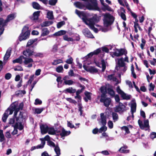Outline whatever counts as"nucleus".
Wrapping results in <instances>:
<instances>
[{"mask_svg":"<svg viewBox=\"0 0 156 156\" xmlns=\"http://www.w3.org/2000/svg\"><path fill=\"white\" fill-rule=\"evenodd\" d=\"M100 117L101 120V122L103 126L100 128L99 132L100 133H101L102 132H105L107 130V127L105 126L106 124V118L104 113H101Z\"/></svg>","mask_w":156,"mask_h":156,"instance_id":"5","label":"nucleus"},{"mask_svg":"<svg viewBox=\"0 0 156 156\" xmlns=\"http://www.w3.org/2000/svg\"><path fill=\"white\" fill-rule=\"evenodd\" d=\"M73 84V81L72 80H70L64 81L63 84L71 85Z\"/></svg>","mask_w":156,"mask_h":156,"instance_id":"46","label":"nucleus"},{"mask_svg":"<svg viewBox=\"0 0 156 156\" xmlns=\"http://www.w3.org/2000/svg\"><path fill=\"white\" fill-rule=\"evenodd\" d=\"M107 93L112 97H113L115 96V92L112 88H107Z\"/></svg>","mask_w":156,"mask_h":156,"instance_id":"26","label":"nucleus"},{"mask_svg":"<svg viewBox=\"0 0 156 156\" xmlns=\"http://www.w3.org/2000/svg\"><path fill=\"white\" fill-rule=\"evenodd\" d=\"M121 129L124 130L125 131V134H128L130 133V132L128 128L126 126H124L121 128Z\"/></svg>","mask_w":156,"mask_h":156,"instance_id":"41","label":"nucleus"},{"mask_svg":"<svg viewBox=\"0 0 156 156\" xmlns=\"http://www.w3.org/2000/svg\"><path fill=\"white\" fill-rule=\"evenodd\" d=\"M34 55L35 58L40 57L42 58L44 57V54L42 52L36 53L34 52Z\"/></svg>","mask_w":156,"mask_h":156,"instance_id":"37","label":"nucleus"},{"mask_svg":"<svg viewBox=\"0 0 156 156\" xmlns=\"http://www.w3.org/2000/svg\"><path fill=\"white\" fill-rule=\"evenodd\" d=\"M79 111L80 112V115L82 116V115L83 111L82 110L83 106L81 104L79 103L78 104Z\"/></svg>","mask_w":156,"mask_h":156,"instance_id":"50","label":"nucleus"},{"mask_svg":"<svg viewBox=\"0 0 156 156\" xmlns=\"http://www.w3.org/2000/svg\"><path fill=\"white\" fill-rule=\"evenodd\" d=\"M101 51V48H98L94 50V51L92 52L91 53H92V55L93 54V55H98L99 53H100Z\"/></svg>","mask_w":156,"mask_h":156,"instance_id":"49","label":"nucleus"},{"mask_svg":"<svg viewBox=\"0 0 156 156\" xmlns=\"http://www.w3.org/2000/svg\"><path fill=\"white\" fill-rule=\"evenodd\" d=\"M73 62V59L70 56V58L67 59L66 61V62L68 64H72Z\"/></svg>","mask_w":156,"mask_h":156,"instance_id":"52","label":"nucleus"},{"mask_svg":"<svg viewBox=\"0 0 156 156\" xmlns=\"http://www.w3.org/2000/svg\"><path fill=\"white\" fill-rule=\"evenodd\" d=\"M11 49H8L6 52V53L3 59L4 60H7L9 57L11 55Z\"/></svg>","mask_w":156,"mask_h":156,"instance_id":"25","label":"nucleus"},{"mask_svg":"<svg viewBox=\"0 0 156 156\" xmlns=\"http://www.w3.org/2000/svg\"><path fill=\"white\" fill-rule=\"evenodd\" d=\"M128 147L126 145H124L123 147H121L119 150V151L121 153H127L129 152V150H126Z\"/></svg>","mask_w":156,"mask_h":156,"instance_id":"23","label":"nucleus"},{"mask_svg":"<svg viewBox=\"0 0 156 156\" xmlns=\"http://www.w3.org/2000/svg\"><path fill=\"white\" fill-rule=\"evenodd\" d=\"M57 0H49V4L51 5H55L57 2Z\"/></svg>","mask_w":156,"mask_h":156,"instance_id":"51","label":"nucleus"},{"mask_svg":"<svg viewBox=\"0 0 156 156\" xmlns=\"http://www.w3.org/2000/svg\"><path fill=\"white\" fill-rule=\"evenodd\" d=\"M29 27L26 26H24L22 30V32L19 36V39L20 41L24 40L29 37L30 31L28 30Z\"/></svg>","mask_w":156,"mask_h":156,"instance_id":"3","label":"nucleus"},{"mask_svg":"<svg viewBox=\"0 0 156 156\" xmlns=\"http://www.w3.org/2000/svg\"><path fill=\"white\" fill-rule=\"evenodd\" d=\"M14 70L15 71H21L23 70V69L21 66H16V68H14Z\"/></svg>","mask_w":156,"mask_h":156,"instance_id":"60","label":"nucleus"},{"mask_svg":"<svg viewBox=\"0 0 156 156\" xmlns=\"http://www.w3.org/2000/svg\"><path fill=\"white\" fill-rule=\"evenodd\" d=\"M88 72H89L91 73H96L98 72V69L95 68L94 66H90L88 68Z\"/></svg>","mask_w":156,"mask_h":156,"instance_id":"27","label":"nucleus"},{"mask_svg":"<svg viewBox=\"0 0 156 156\" xmlns=\"http://www.w3.org/2000/svg\"><path fill=\"white\" fill-rule=\"evenodd\" d=\"M100 101L104 103L106 107H108L111 102V98H100Z\"/></svg>","mask_w":156,"mask_h":156,"instance_id":"14","label":"nucleus"},{"mask_svg":"<svg viewBox=\"0 0 156 156\" xmlns=\"http://www.w3.org/2000/svg\"><path fill=\"white\" fill-rule=\"evenodd\" d=\"M23 103H20L18 105L17 103L15 102H13L5 110L4 113L2 118V121L4 122H5L9 115H12L14 111V112L13 117L16 119V122L20 121V119H24L23 116L24 113L23 112L20 111L19 116H17L18 112L20 110H21L23 109Z\"/></svg>","mask_w":156,"mask_h":156,"instance_id":"1","label":"nucleus"},{"mask_svg":"<svg viewBox=\"0 0 156 156\" xmlns=\"http://www.w3.org/2000/svg\"><path fill=\"white\" fill-rule=\"evenodd\" d=\"M64 91L66 93V92H67L70 93H73L76 92V90L75 89H73V88L71 87L66 89L64 90Z\"/></svg>","mask_w":156,"mask_h":156,"instance_id":"35","label":"nucleus"},{"mask_svg":"<svg viewBox=\"0 0 156 156\" xmlns=\"http://www.w3.org/2000/svg\"><path fill=\"white\" fill-rule=\"evenodd\" d=\"M33 8L37 10L41 9V6L37 2H33L32 3Z\"/></svg>","mask_w":156,"mask_h":156,"instance_id":"30","label":"nucleus"},{"mask_svg":"<svg viewBox=\"0 0 156 156\" xmlns=\"http://www.w3.org/2000/svg\"><path fill=\"white\" fill-rule=\"evenodd\" d=\"M100 90L102 93L101 98H106V94L107 92V89L106 87L104 86H102L100 87Z\"/></svg>","mask_w":156,"mask_h":156,"instance_id":"15","label":"nucleus"},{"mask_svg":"<svg viewBox=\"0 0 156 156\" xmlns=\"http://www.w3.org/2000/svg\"><path fill=\"white\" fill-rule=\"evenodd\" d=\"M63 39L64 40L68 41H74V40L73 38L69 37L67 35H64L63 36Z\"/></svg>","mask_w":156,"mask_h":156,"instance_id":"42","label":"nucleus"},{"mask_svg":"<svg viewBox=\"0 0 156 156\" xmlns=\"http://www.w3.org/2000/svg\"><path fill=\"white\" fill-rule=\"evenodd\" d=\"M44 108H36L34 109V114H40L44 110Z\"/></svg>","mask_w":156,"mask_h":156,"instance_id":"29","label":"nucleus"},{"mask_svg":"<svg viewBox=\"0 0 156 156\" xmlns=\"http://www.w3.org/2000/svg\"><path fill=\"white\" fill-rule=\"evenodd\" d=\"M15 18V15L14 14H11L9 15L8 16L6 19L5 20V22L6 23L10 21V20H11L13 19H14Z\"/></svg>","mask_w":156,"mask_h":156,"instance_id":"28","label":"nucleus"},{"mask_svg":"<svg viewBox=\"0 0 156 156\" xmlns=\"http://www.w3.org/2000/svg\"><path fill=\"white\" fill-rule=\"evenodd\" d=\"M34 51L30 49H27L25 51H23V53L24 55L27 57H30L34 55Z\"/></svg>","mask_w":156,"mask_h":156,"instance_id":"16","label":"nucleus"},{"mask_svg":"<svg viewBox=\"0 0 156 156\" xmlns=\"http://www.w3.org/2000/svg\"><path fill=\"white\" fill-rule=\"evenodd\" d=\"M33 62H34V61L32 58L27 57L26 58H25V59L24 60L23 62L25 65H27L30 63H32Z\"/></svg>","mask_w":156,"mask_h":156,"instance_id":"34","label":"nucleus"},{"mask_svg":"<svg viewBox=\"0 0 156 156\" xmlns=\"http://www.w3.org/2000/svg\"><path fill=\"white\" fill-rule=\"evenodd\" d=\"M90 2L92 3H88L86 5V7L87 9L89 10H94L99 11L100 9L98 5V3L96 0H90Z\"/></svg>","mask_w":156,"mask_h":156,"instance_id":"6","label":"nucleus"},{"mask_svg":"<svg viewBox=\"0 0 156 156\" xmlns=\"http://www.w3.org/2000/svg\"><path fill=\"white\" fill-rule=\"evenodd\" d=\"M54 150L57 155L59 156L60 154V150L58 145H57L55 147Z\"/></svg>","mask_w":156,"mask_h":156,"instance_id":"40","label":"nucleus"},{"mask_svg":"<svg viewBox=\"0 0 156 156\" xmlns=\"http://www.w3.org/2000/svg\"><path fill=\"white\" fill-rule=\"evenodd\" d=\"M116 53L115 54L117 55V57H119L124 55L125 56L127 54V51L124 48L118 49L116 48Z\"/></svg>","mask_w":156,"mask_h":156,"instance_id":"11","label":"nucleus"},{"mask_svg":"<svg viewBox=\"0 0 156 156\" xmlns=\"http://www.w3.org/2000/svg\"><path fill=\"white\" fill-rule=\"evenodd\" d=\"M12 77V75L10 73H7L5 74V79L9 80Z\"/></svg>","mask_w":156,"mask_h":156,"instance_id":"57","label":"nucleus"},{"mask_svg":"<svg viewBox=\"0 0 156 156\" xmlns=\"http://www.w3.org/2000/svg\"><path fill=\"white\" fill-rule=\"evenodd\" d=\"M63 70V66L62 65L58 66L56 68V71L58 73H62Z\"/></svg>","mask_w":156,"mask_h":156,"instance_id":"43","label":"nucleus"},{"mask_svg":"<svg viewBox=\"0 0 156 156\" xmlns=\"http://www.w3.org/2000/svg\"><path fill=\"white\" fill-rule=\"evenodd\" d=\"M144 129V128H147L149 127V121L148 119L145 120L144 121V124L143 125Z\"/></svg>","mask_w":156,"mask_h":156,"instance_id":"56","label":"nucleus"},{"mask_svg":"<svg viewBox=\"0 0 156 156\" xmlns=\"http://www.w3.org/2000/svg\"><path fill=\"white\" fill-rule=\"evenodd\" d=\"M136 102H134L131 104V113H134L135 112L136 110Z\"/></svg>","mask_w":156,"mask_h":156,"instance_id":"32","label":"nucleus"},{"mask_svg":"<svg viewBox=\"0 0 156 156\" xmlns=\"http://www.w3.org/2000/svg\"><path fill=\"white\" fill-rule=\"evenodd\" d=\"M104 24L105 26L108 27L112 25L115 20V18L109 13H106L103 15Z\"/></svg>","mask_w":156,"mask_h":156,"instance_id":"2","label":"nucleus"},{"mask_svg":"<svg viewBox=\"0 0 156 156\" xmlns=\"http://www.w3.org/2000/svg\"><path fill=\"white\" fill-rule=\"evenodd\" d=\"M66 33V31L64 30H60L53 34V35L55 36H59L64 35Z\"/></svg>","mask_w":156,"mask_h":156,"instance_id":"24","label":"nucleus"},{"mask_svg":"<svg viewBox=\"0 0 156 156\" xmlns=\"http://www.w3.org/2000/svg\"><path fill=\"white\" fill-rule=\"evenodd\" d=\"M62 63V60L61 59H58L54 60L53 61V62L52 63V64L53 65H56L58 64Z\"/></svg>","mask_w":156,"mask_h":156,"instance_id":"38","label":"nucleus"},{"mask_svg":"<svg viewBox=\"0 0 156 156\" xmlns=\"http://www.w3.org/2000/svg\"><path fill=\"white\" fill-rule=\"evenodd\" d=\"M85 23L95 32L97 33L98 32V29L94 27L95 23L92 20H87V21H86Z\"/></svg>","mask_w":156,"mask_h":156,"instance_id":"8","label":"nucleus"},{"mask_svg":"<svg viewBox=\"0 0 156 156\" xmlns=\"http://www.w3.org/2000/svg\"><path fill=\"white\" fill-rule=\"evenodd\" d=\"M47 144L48 145L50 146H52L53 147H55V145L54 143L51 140L47 142Z\"/></svg>","mask_w":156,"mask_h":156,"instance_id":"61","label":"nucleus"},{"mask_svg":"<svg viewBox=\"0 0 156 156\" xmlns=\"http://www.w3.org/2000/svg\"><path fill=\"white\" fill-rule=\"evenodd\" d=\"M101 50L103 52L108 53L109 51V49L107 47L105 46L101 48Z\"/></svg>","mask_w":156,"mask_h":156,"instance_id":"64","label":"nucleus"},{"mask_svg":"<svg viewBox=\"0 0 156 156\" xmlns=\"http://www.w3.org/2000/svg\"><path fill=\"white\" fill-rule=\"evenodd\" d=\"M42 33L41 37H44L48 35L49 33V31L47 28H44L41 29Z\"/></svg>","mask_w":156,"mask_h":156,"instance_id":"21","label":"nucleus"},{"mask_svg":"<svg viewBox=\"0 0 156 156\" xmlns=\"http://www.w3.org/2000/svg\"><path fill=\"white\" fill-rule=\"evenodd\" d=\"M112 115L114 122L117 121L118 119V115L117 113L115 112H113Z\"/></svg>","mask_w":156,"mask_h":156,"instance_id":"36","label":"nucleus"},{"mask_svg":"<svg viewBox=\"0 0 156 156\" xmlns=\"http://www.w3.org/2000/svg\"><path fill=\"white\" fill-rule=\"evenodd\" d=\"M117 64L119 66L121 67L124 66L126 65V64L124 62V59L122 57L118 59Z\"/></svg>","mask_w":156,"mask_h":156,"instance_id":"22","label":"nucleus"},{"mask_svg":"<svg viewBox=\"0 0 156 156\" xmlns=\"http://www.w3.org/2000/svg\"><path fill=\"white\" fill-rule=\"evenodd\" d=\"M71 133V132L70 131H66L63 127L61 129V132L59 134L61 137H63L65 136L69 135Z\"/></svg>","mask_w":156,"mask_h":156,"instance_id":"19","label":"nucleus"},{"mask_svg":"<svg viewBox=\"0 0 156 156\" xmlns=\"http://www.w3.org/2000/svg\"><path fill=\"white\" fill-rule=\"evenodd\" d=\"M40 11H35L34 12L33 16L30 17L31 20H37L38 19L40 15Z\"/></svg>","mask_w":156,"mask_h":156,"instance_id":"18","label":"nucleus"},{"mask_svg":"<svg viewBox=\"0 0 156 156\" xmlns=\"http://www.w3.org/2000/svg\"><path fill=\"white\" fill-rule=\"evenodd\" d=\"M73 4L76 7L80 9H83L86 7V6L84 4L80 2H75Z\"/></svg>","mask_w":156,"mask_h":156,"instance_id":"20","label":"nucleus"},{"mask_svg":"<svg viewBox=\"0 0 156 156\" xmlns=\"http://www.w3.org/2000/svg\"><path fill=\"white\" fill-rule=\"evenodd\" d=\"M65 22L64 21H62L58 23L57 25V27L58 28L61 27L62 26L65 25Z\"/></svg>","mask_w":156,"mask_h":156,"instance_id":"47","label":"nucleus"},{"mask_svg":"<svg viewBox=\"0 0 156 156\" xmlns=\"http://www.w3.org/2000/svg\"><path fill=\"white\" fill-rule=\"evenodd\" d=\"M67 126L68 127L71 128H74L75 129H76L77 128H78L79 127V126H78L77 127H75L74 125L72 124L69 121H68L67 122Z\"/></svg>","mask_w":156,"mask_h":156,"instance_id":"53","label":"nucleus"},{"mask_svg":"<svg viewBox=\"0 0 156 156\" xmlns=\"http://www.w3.org/2000/svg\"><path fill=\"white\" fill-rule=\"evenodd\" d=\"M48 132L49 134L52 135L56 134L55 130L53 127H49Z\"/></svg>","mask_w":156,"mask_h":156,"instance_id":"33","label":"nucleus"},{"mask_svg":"<svg viewBox=\"0 0 156 156\" xmlns=\"http://www.w3.org/2000/svg\"><path fill=\"white\" fill-rule=\"evenodd\" d=\"M23 119H20V121H19V129L20 130H23L24 128V126L23 124H22V122L23 121Z\"/></svg>","mask_w":156,"mask_h":156,"instance_id":"44","label":"nucleus"},{"mask_svg":"<svg viewBox=\"0 0 156 156\" xmlns=\"http://www.w3.org/2000/svg\"><path fill=\"white\" fill-rule=\"evenodd\" d=\"M101 64L102 68L101 71L102 72H103L106 68V64L104 59H102L101 60Z\"/></svg>","mask_w":156,"mask_h":156,"instance_id":"39","label":"nucleus"},{"mask_svg":"<svg viewBox=\"0 0 156 156\" xmlns=\"http://www.w3.org/2000/svg\"><path fill=\"white\" fill-rule=\"evenodd\" d=\"M12 62L13 63H19L20 64H21L22 62V61H21V59L20 58H19L13 60Z\"/></svg>","mask_w":156,"mask_h":156,"instance_id":"55","label":"nucleus"},{"mask_svg":"<svg viewBox=\"0 0 156 156\" xmlns=\"http://www.w3.org/2000/svg\"><path fill=\"white\" fill-rule=\"evenodd\" d=\"M116 53L115 54L117 55V57H119L124 55L125 56L127 54V51L124 48L118 49L116 48Z\"/></svg>","mask_w":156,"mask_h":156,"instance_id":"12","label":"nucleus"},{"mask_svg":"<svg viewBox=\"0 0 156 156\" xmlns=\"http://www.w3.org/2000/svg\"><path fill=\"white\" fill-rule=\"evenodd\" d=\"M103 6V7H102L101 9L103 11H105L106 10L109 11H112V9L111 8L109 7L108 5L104 4Z\"/></svg>","mask_w":156,"mask_h":156,"instance_id":"31","label":"nucleus"},{"mask_svg":"<svg viewBox=\"0 0 156 156\" xmlns=\"http://www.w3.org/2000/svg\"><path fill=\"white\" fill-rule=\"evenodd\" d=\"M82 89L78 90L76 92V95L75 97V98H81L80 96L79 95L83 91Z\"/></svg>","mask_w":156,"mask_h":156,"instance_id":"58","label":"nucleus"},{"mask_svg":"<svg viewBox=\"0 0 156 156\" xmlns=\"http://www.w3.org/2000/svg\"><path fill=\"white\" fill-rule=\"evenodd\" d=\"M5 20L2 18H0V36L3 33L5 30L4 27L7 25Z\"/></svg>","mask_w":156,"mask_h":156,"instance_id":"10","label":"nucleus"},{"mask_svg":"<svg viewBox=\"0 0 156 156\" xmlns=\"http://www.w3.org/2000/svg\"><path fill=\"white\" fill-rule=\"evenodd\" d=\"M75 12L76 14L81 18L83 21L84 23L88 20L86 13L84 11H80L77 9H76Z\"/></svg>","mask_w":156,"mask_h":156,"instance_id":"7","label":"nucleus"},{"mask_svg":"<svg viewBox=\"0 0 156 156\" xmlns=\"http://www.w3.org/2000/svg\"><path fill=\"white\" fill-rule=\"evenodd\" d=\"M40 128L41 133L42 134H44L48 132L49 127L47 125H44V124H42L40 126Z\"/></svg>","mask_w":156,"mask_h":156,"instance_id":"17","label":"nucleus"},{"mask_svg":"<svg viewBox=\"0 0 156 156\" xmlns=\"http://www.w3.org/2000/svg\"><path fill=\"white\" fill-rule=\"evenodd\" d=\"M48 18L51 20H53L54 17L52 11L49 12L47 13Z\"/></svg>","mask_w":156,"mask_h":156,"instance_id":"45","label":"nucleus"},{"mask_svg":"<svg viewBox=\"0 0 156 156\" xmlns=\"http://www.w3.org/2000/svg\"><path fill=\"white\" fill-rule=\"evenodd\" d=\"M141 42L142 43L140 44V47L141 49L143 50L144 49V47L146 44V41L144 39L142 38L141 39Z\"/></svg>","mask_w":156,"mask_h":156,"instance_id":"48","label":"nucleus"},{"mask_svg":"<svg viewBox=\"0 0 156 156\" xmlns=\"http://www.w3.org/2000/svg\"><path fill=\"white\" fill-rule=\"evenodd\" d=\"M82 32L85 37L89 38H94V37L89 29L86 28L82 30Z\"/></svg>","mask_w":156,"mask_h":156,"instance_id":"9","label":"nucleus"},{"mask_svg":"<svg viewBox=\"0 0 156 156\" xmlns=\"http://www.w3.org/2000/svg\"><path fill=\"white\" fill-rule=\"evenodd\" d=\"M116 91L117 93L121 96V98H131V95H126L123 91H122L120 88L119 86H118L116 88Z\"/></svg>","mask_w":156,"mask_h":156,"instance_id":"13","label":"nucleus"},{"mask_svg":"<svg viewBox=\"0 0 156 156\" xmlns=\"http://www.w3.org/2000/svg\"><path fill=\"white\" fill-rule=\"evenodd\" d=\"M66 99L70 103L74 104L75 105L76 104L77 102L75 100L72 99V98H66Z\"/></svg>","mask_w":156,"mask_h":156,"instance_id":"54","label":"nucleus"},{"mask_svg":"<svg viewBox=\"0 0 156 156\" xmlns=\"http://www.w3.org/2000/svg\"><path fill=\"white\" fill-rule=\"evenodd\" d=\"M150 137L151 138L153 139L156 138V133L154 132H152L151 133Z\"/></svg>","mask_w":156,"mask_h":156,"instance_id":"59","label":"nucleus"},{"mask_svg":"<svg viewBox=\"0 0 156 156\" xmlns=\"http://www.w3.org/2000/svg\"><path fill=\"white\" fill-rule=\"evenodd\" d=\"M108 126L109 128L111 129L113 127V124L112 121L111 120H109L108 122Z\"/></svg>","mask_w":156,"mask_h":156,"instance_id":"62","label":"nucleus"},{"mask_svg":"<svg viewBox=\"0 0 156 156\" xmlns=\"http://www.w3.org/2000/svg\"><path fill=\"white\" fill-rule=\"evenodd\" d=\"M113 108L115 112H119V113H123L128 110L129 108L128 107H126L122 103L119 102V105H116Z\"/></svg>","mask_w":156,"mask_h":156,"instance_id":"4","label":"nucleus"},{"mask_svg":"<svg viewBox=\"0 0 156 156\" xmlns=\"http://www.w3.org/2000/svg\"><path fill=\"white\" fill-rule=\"evenodd\" d=\"M138 122L140 129H143L144 126L143 124L142 121H141L140 119H139Z\"/></svg>","mask_w":156,"mask_h":156,"instance_id":"63","label":"nucleus"}]
</instances>
